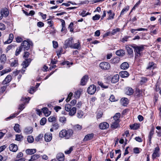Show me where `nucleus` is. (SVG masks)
I'll return each mask as SVG.
<instances>
[{
	"mask_svg": "<svg viewBox=\"0 0 161 161\" xmlns=\"http://www.w3.org/2000/svg\"><path fill=\"white\" fill-rule=\"evenodd\" d=\"M73 131L71 129H69L67 130H63L59 133V136L61 138L64 137L65 139H69L73 135Z\"/></svg>",
	"mask_w": 161,
	"mask_h": 161,
	"instance_id": "obj_1",
	"label": "nucleus"
},
{
	"mask_svg": "<svg viewBox=\"0 0 161 161\" xmlns=\"http://www.w3.org/2000/svg\"><path fill=\"white\" fill-rule=\"evenodd\" d=\"M131 46L134 49V51L135 53V57L136 58L140 56L141 55L142 52L144 49V46L142 45L138 46L136 44H133Z\"/></svg>",
	"mask_w": 161,
	"mask_h": 161,
	"instance_id": "obj_2",
	"label": "nucleus"
},
{
	"mask_svg": "<svg viewBox=\"0 0 161 161\" xmlns=\"http://www.w3.org/2000/svg\"><path fill=\"white\" fill-rule=\"evenodd\" d=\"M33 43L32 42L29 40L24 41L21 43V46H20L25 50H28L31 46H32Z\"/></svg>",
	"mask_w": 161,
	"mask_h": 161,
	"instance_id": "obj_3",
	"label": "nucleus"
},
{
	"mask_svg": "<svg viewBox=\"0 0 161 161\" xmlns=\"http://www.w3.org/2000/svg\"><path fill=\"white\" fill-rule=\"evenodd\" d=\"M73 42L74 40L73 38H68L65 41L64 48L65 49L68 47L71 48Z\"/></svg>",
	"mask_w": 161,
	"mask_h": 161,
	"instance_id": "obj_4",
	"label": "nucleus"
},
{
	"mask_svg": "<svg viewBox=\"0 0 161 161\" xmlns=\"http://www.w3.org/2000/svg\"><path fill=\"white\" fill-rule=\"evenodd\" d=\"M100 68L103 69H108L110 68V64L107 62H102L99 64Z\"/></svg>",
	"mask_w": 161,
	"mask_h": 161,
	"instance_id": "obj_5",
	"label": "nucleus"
},
{
	"mask_svg": "<svg viewBox=\"0 0 161 161\" xmlns=\"http://www.w3.org/2000/svg\"><path fill=\"white\" fill-rule=\"evenodd\" d=\"M96 91V86L94 85H91L87 89V92L90 94H94Z\"/></svg>",
	"mask_w": 161,
	"mask_h": 161,
	"instance_id": "obj_6",
	"label": "nucleus"
},
{
	"mask_svg": "<svg viewBox=\"0 0 161 161\" xmlns=\"http://www.w3.org/2000/svg\"><path fill=\"white\" fill-rule=\"evenodd\" d=\"M159 148L158 147L155 148V150L152 154V158L153 159H155L156 157H158L159 155Z\"/></svg>",
	"mask_w": 161,
	"mask_h": 161,
	"instance_id": "obj_7",
	"label": "nucleus"
},
{
	"mask_svg": "<svg viewBox=\"0 0 161 161\" xmlns=\"http://www.w3.org/2000/svg\"><path fill=\"white\" fill-rule=\"evenodd\" d=\"M45 141L46 142H50L52 139V135L50 133H47L44 135Z\"/></svg>",
	"mask_w": 161,
	"mask_h": 161,
	"instance_id": "obj_8",
	"label": "nucleus"
},
{
	"mask_svg": "<svg viewBox=\"0 0 161 161\" xmlns=\"http://www.w3.org/2000/svg\"><path fill=\"white\" fill-rule=\"evenodd\" d=\"M109 127V125L106 122L101 123L99 125V128L102 130L106 129Z\"/></svg>",
	"mask_w": 161,
	"mask_h": 161,
	"instance_id": "obj_9",
	"label": "nucleus"
},
{
	"mask_svg": "<svg viewBox=\"0 0 161 161\" xmlns=\"http://www.w3.org/2000/svg\"><path fill=\"white\" fill-rule=\"evenodd\" d=\"M10 66L11 67H15L18 65V61L17 59H12L11 60Z\"/></svg>",
	"mask_w": 161,
	"mask_h": 161,
	"instance_id": "obj_10",
	"label": "nucleus"
},
{
	"mask_svg": "<svg viewBox=\"0 0 161 161\" xmlns=\"http://www.w3.org/2000/svg\"><path fill=\"white\" fill-rule=\"evenodd\" d=\"M94 136V134L93 133L88 134L85 136L83 140L84 142L87 141L92 139Z\"/></svg>",
	"mask_w": 161,
	"mask_h": 161,
	"instance_id": "obj_11",
	"label": "nucleus"
},
{
	"mask_svg": "<svg viewBox=\"0 0 161 161\" xmlns=\"http://www.w3.org/2000/svg\"><path fill=\"white\" fill-rule=\"evenodd\" d=\"M125 92L126 94L130 95L133 93V90L131 88L127 87L125 89Z\"/></svg>",
	"mask_w": 161,
	"mask_h": 161,
	"instance_id": "obj_12",
	"label": "nucleus"
},
{
	"mask_svg": "<svg viewBox=\"0 0 161 161\" xmlns=\"http://www.w3.org/2000/svg\"><path fill=\"white\" fill-rule=\"evenodd\" d=\"M9 149L11 151L13 152H16L18 149L17 145L13 143L10 145Z\"/></svg>",
	"mask_w": 161,
	"mask_h": 161,
	"instance_id": "obj_13",
	"label": "nucleus"
},
{
	"mask_svg": "<svg viewBox=\"0 0 161 161\" xmlns=\"http://www.w3.org/2000/svg\"><path fill=\"white\" fill-rule=\"evenodd\" d=\"M88 79V77L87 75L84 76L81 79L80 82L81 85H85L86 84Z\"/></svg>",
	"mask_w": 161,
	"mask_h": 161,
	"instance_id": "obj_14",
	"label": "nucleus"
},
{
	"mask_svg": "<svg viewBox=\"0 0 161 161\" xmlns=\"http://www.w3.org/2000/svg\"><path fill=\"white\" fill-rule=\"evenodd\" d=\"M12 79V78L11 76L10 75H8L3 81L2 83L3 85L9 83L11 81Z\"/></svg>",
	"mask_w": 161,
	"mask_h": 161,
	"instance_id": "obj_15",
	"label": "nucleus"
},
{
	"mask_svg": "<svg viewBox=\"0 0 161 161\" xmlns=\"http://www.w3.org/2000/svg\"><path fill=\"white\" fill-rule=\"evenodd\" d=\"M31 61V59L30 58H29L26 59L25 61L23 62L22 64L24 69L28 66Z\"/></svg>",
	"mask_w": 161,
	"mask_h": 161,
	"instance_id": "obj_16",
	"label": "nucleus"
},
{
	"mask_svg": "<svg viewBox=\"0 0 161 161\" xmlns=\"http://www.w3.org/2000/svg\"><path fill=\"white\" fill-rule=\"evenodd\" d=\"M7 61V58L6 55L4 54H3L0 57V62L2 64H4Z\"/></svg>",
	"mask_w": 161,
	"mask_h": 161,
	"instance_id": "obj_17",
	"label": "nucleus"
},
{
	"mask_svg": "<svg viewBox=\"0 0 161 161\" xmlns=\"http://www.w3.org/2000/svg\"><path fill=\"white\" fill-rule=\"evenodd\" d=\"M57 158L59 161H63L64 159V156L63 153H58L57 156Z\"/></svg>",
	"mask_w": 161,
	"mask_h": 161,
	"instance_id": "obj_18",
	"label": "nucleus"
},
{
	"mask_svg": "<svg viewBox=\"0 0 161 161\" xmlns=\"http://www.w3.org/2000/svg\"><path fill=\"white\" fill-rule=\"evenodd\" d=\"M33 131L32 128L31 127H26L24 130V132L26 134H31Z\"/></svg>",
	"mask_w": 161,
	"mask_h": 161,
	"instance_id": "obj_19",
	"label": "nucleus"
},
{
	"mask_svg": "<svg viewBox=\"0 0 161 161\" xmlns=\"http://www.w3.org/2000/svg\"><path fill=\"white\" fill-rule=\"evenodd\" d=\"M119 75L122 78L127 77L129 76V74L126 71H122L119 72Z\"/></svg>",
	"mask_w": 161,
	"mask_h": 161,
	"instance_id": "obj_20",
	"label": "nucleus"
},
{
	"mask_svg": "<svg viewBox=\"0 0 161 161\" xmlns=\"http://www.w3.org/2000/svg\"><path fill=\"white\" fill-rule=\"evenodd\" d=\"M80 47L81 46L80 45V43L79 42H77L75 43L74 44L73 43L71 48L78 50L80 49Z\"/></svg>",
	"mask_w": 161,
	"mask_h": 161,
	"instance_id": "obj_21",
	"label": "nucleus"
},
{
	"mask_svg": "<svg viewBox=\"0 0 161 161\" xmlns=\"http://www.w3.org/2000/svg\"><path fill=\"white\" fill-rule=\"evenodd\" d=\"M107 13L108 15V19H112L114 18L115 14L114 13H112L111 10H109L107 12Z\"/></svg>",
	"mask_w": 161,
	"mask_h": 161,
	"instance_id": "obj_22",
	"label": "nucleus"
},
{
	"mask_svg": "<svg viewBox=\"0 0 161 161\" xmlns=\"http://www.w3.org/2000/svg\"><path fill=\"white\" fill-rule=\"evenodd\" d=\"M119 76L117 74L114 75L111 79L112 82L115 83L119 81Z\"/></svg>",
	"mask_w": 161,
	"mask_h": 161,
	"instance_id": "obj_23",
	"label": "nucleus"
},
{
	"mask_svg": "<svg viewBox=\"0 0 161 161\" xmlns=\"http://www.w3.org/2000/svg\"><path fill=\"white\" fill-rule=\"evenodd\" d=\"M42 111L46 116H48L51 114V112L48 111L47 108H43L42 109Z\"/></svg>",
	"mask_w": 161,
	"mask_h": 161,
	"instance_id": "obj_24",
	"label": "nucleus"
},
{
	"mask_svg": "<svg viewBox=\"0 0 161 161\" xmlns=\"http://www.w3.org/2000/svg\"><path fill=\"white\" fill-rule=\"evenodd\" d=\"M1 12L4 17H6L9 14V11L8 9L6 8L2 9Z\"/></svg>",
	"mask_w": 161,
	"mask_h": 161,
	"instance_id": "obj_25",
	"label": "nucleus"
},
{
	"mask_svg": "<svg viewBox=\"0 0 161 161\" xmlns=\"http://www.w3.org/2000/svg\"><path fill=\"white\" fill-rule=\"evenodd\" d=\"M119 123L118 121H114L111 125V127L114 129L117 128L119 126Z\"/></svg>",
	"mask_w": 161,
	"mask_h": 161,
	"instance_id": "obj_26",
	"label": "nucleus"
},
{
	"mask_svg": "<svg viewBox=\"0 0 161 161\" xmlns=\"http://www.w3.org/2000/svg\"><path fill=\"white\" fill-rule=\"evenodd\" d=\"M76 108L75 107H73L71 108L70 110L69 111V114L70 116H73L76 113Z\"/></svg>",
	"mask_w": 161,
	"mask_h": 161,
	"instance_id": "obj_27",
	"label": "nucleus"
},
{
	"mask_svg": "<svg viewBox=\"0 0 161 161\" xmlns=\"http://www.w3.org/2000/svg\"><path fill=\"white\" fill-rule=\"evenodd\" d=\"M120 102L123 106H126L128 103V99L126 98H122L121 99Z\"/></svg>",
	"mask_w": 161,
	"mask_h": 161,
	"instance_id": "obj_28",
	"label": "nucleus"
},
{
	"mask_svg": "<svg viewBox=\"0 0 161 161\" xmlns=\"http://www.w3.org/2000/svg\"><path fill=\"white\" fill-rule=\"evenodd\" d=\"M129 64L127 62H124L120 66V68L123 69H126L129 67Z\"/></svg>",
	"mask_w": 161,
	"mask_h": 161,
	"instance_id": "obj_29",
	"label": "nucleus"
},
{
	"mask_svg": "<svg viewBox=\"0 0 161 161\" xmlns=\"http://www.w3.org/2000/svg\"><path fill=\"white\" fill-rule=\"evenodd\" d=\"M129 6H126L121 11L120 15L119 17H120L124 15L125 13L127 12L129 9Z\"/></svg>",
	"mask_w": 161,
	"mask_h": 161,
	"instance_id": "obj_30",
	"label": "nucleus"
},
{
	"mask_svg": "<svg viewBox=\"0 0 161 161\" xmlns=\"http://www.w3.org/2000/svg\"><path fill=\"white\" fill-rule=\"evenodd\" d=\"M116 54L119 56H123L125 55V52L123 50H119L116 51Z\"/></svg>",
	"mask_w": 161,
	"mask_h": 161,
	"instance_id": "obj_31",
	"label": "nucleus"
},
{
	"mask_svg": "<svg viewBox=\"0 0 161 161\" xmlns=\"http://www.w3.org/2000/svg\"><path fill=\"white\" fill-rule=\"evenodd\" d=\"M14 38V35L12 34H10L9 35L8 39L5 42V44H8L10 43Z\"/></svg>",
	"mask_w": 161,
	"mask_h": 161,
	"instance_id": "obj_32",
	"label": "nucleus"
},
{
	"mask_svg": "<svg viewBox=\"0 0 161 161\" xmlns=\"http://www.w3.org/2000/svg\"><path fill=\"white\" fill-rule=\"evenodd\" d=\"M120 114L119 113H117L115 114V115L114 116V121H116L119 122V118L120 117Z\"/></svg>",
	"mask_w": 161,
	"mask_h": 161,
	"instance_id": "obj_33",
	"label": "nucleus"
},
{
	"mask_svg": "<svg viewBox=\"0 0 161 161\" xmlns=\"http://www.w3.org/2000/svg\"><path fill=\"white\" fill-rule=\"evenodd\" d=\"M125 48L129 54H133V49L132 48L128 46L127 45L125 47Z\"/></svg>",
	"mask_w": 161,
	"mask_h": 161,
	"instance_id": "obj_34",
	"label": "nucleus"
},
{
	"mask_svg": "<svg viewBox=\"0 0 161 161\" xmlns=\"http://www.w3.org/2000/svg\"><path fill=\"white\" fill-rule=\"evenodd\" d=\"M40 157L39 155L38 154H34L31 156V159L29 160V161H32L36 160L38 158Z\"/></svg>",
	"mask_w": 161,
	"mask_h": 161,
	"instance_id": "obj_35",
	"label": "nucleus"
},
{
	"mask_svg": "<svg viewBox=\"0 0 161 161\" xmlns=\"http://www.w3.org/2000/svg\"><path fill=\"white\" fill-rule=\"evenodd\" d=\"M36 149H27L26 151V153L28 154H32L36 152Z\"/></svg>",
	"mask_w": 161,
	"mask_h": 161,
	"instance_id": "obj_36",
	"label": "nucleus"
},
{
	"mask_svg": "<svg viewBox=\"0 0 161 161\" xmlns=\"http://www.w3.org/2000/svg\"><path fill=\"white\" fill-rule=\"evenodd\" d=\"M154 134V131L153 130H151L149 134L148 135V140L150 143H151V141L152 136H153Z\"/></svg>",
	"mask_w": 161,
	"mask_h": 161,
	"instance_id": "obj_37",
	"label": "nucleus"
},
{
	"mask_svg": "<svg viewBox=\"0 0 161 161\" xmlns=\"http://www.w3.org/2000/svg\"><path fill=\"white\" fill-rule=\"evenodd\" d=\"M43 136V134H40L35 138V141L36 142L40 141Z\"/></svg>",
	"mask_w": 161,
	"mask_h": 161,
	"instance_id": "obj_38",
	"label": "nucleus"
},
{
	"mask_svg": "<svg viewBox=\"0 0 161 161\" xmlns=\"http://www.w3.org/2000/svg\"><path fill=\"white\" fill-rule=\"evenodd\" d=\"M11 71V69L10 68H8V69H5L3 70L1 72V75H2L4 74L9 72Z\"/></svg>",
	"mask_w": 161,
	"mask_h": 161,
	"instance_id": "obj_39",
	"label": "nucleus"
},
{
	"mask_svg": "<svg viewBox=\"0 0 161 161\" xmlns=\"http://www.w3.org/2000/svg\"><path fill=\"white\" fill-rule=\"evenodd\" d=\"M27 140L30 143H32L34 141V138L32 136H27Z\"/></svg>",
	"mask_w": 161,
	"mask_h": 161,
	"instance_id": "obj_40",
	"label": "nucleus"
},
{
	"mask_svg": "<svg viewBox=\"0 0 161 161\" xmlns=\"http://www.w3.org/2000/svg\"><path fill=\"white\" fill-rule=\"evenodd\" d=\"M154 64L153 62L149 63L147 67V69H154Z\"/></svg>",
	"mask_w": 161,
	"mask_h": 161,
	"instance_id": "obj_41",
	"label": "nucleus"
},
{
	"mask_svg": "<svg viewBox=\"0 0 161 161\" xmlns=\"http://www.w3.org/2000/svg\"><path fill=\"white\" fill-rule=\"evenodd\" d=\"M19 125L18 124H16L15 125L14 127V130L17 132H20V130L19 129Z\"/></svg>",
	"mask_w": 161,
	"mask_h": 161,
	"instance_id": "obj_42",
	"label": "nucleus"
},
{
	"mask_svg": "<svg viewBox=\"0 0 161 161\" xmlns=\"http://www.w3.org/2000/svg\"><path fill=\"white\" fill-rule=\"evenodd\" d=\"M71 108V106L69 104H66L65 106V109L66 111L69 112Z\"/></svg>",
	"mask_w": 161,
	"mask_h": 161,
	"instance_id": "obj_43",
	"label": "nucleus"
},
{
	"mask_svg": "<svg viewBox=\"0 0 161 161\" xmlns=\"http://www.w3.org/2000/svg\"><path fill=\"white\" fill-rule=\"evenodd\" d=\"M139 125L137 124H134L133 125H130V127L131 129L136 130L139 127Z\"/></svg>",
	"mask_w": 161,
	"mask_h": 161,
	"instance_id": "obj_44",
	"label": "nucleus"
},
{
	"mask_svg": "<svg viewBox=\"0 0 161 161\" xmlns=\"http://www.w3.org/2000/svg\"><path fill=\"white\" fill-rule=\"evenodd\" d=\"M98 84L102 88H108V86L105 85L101 81H99L98 82Z\"/></svg>",
	"mask_w": 161,
	"mask_h": 161,
	"instance_id": "obj_45",
	"label": "nucleus"
},
{
	"mask_svg": "<svg viewBox=\"0 0 161 161\" xmlns=\"http://www.w3.org/2000/svg\"><path fill=\"white\" fill-rule=\"evenodd\" d=\"M47 119L45 118H43L40 121V124L41 125H44L46 122Z\"/></svg>",
	"mask_w": 161,
	"mask_h": 161,
	"instance_id": "obj_46",
	"label": "nucleus"
},
{
	"mask_svg": "<svg viewBox=\"0 0 161 161\" xmlns=\"http://www.w3.org/2000/svg\"><path fill=\"white\" fill-rule=\"evenodd\" d=\"M120 31V29L119 28H116L112 30L111 32V34L113 35H114L117 32H119Z\"/></svg>",
	"mask_w": 161,
	"mask_h": 161,
	"instance_id": "obj_47",
	"label": "nucleus"
},
{
	"mask_svg": "<svg viewBox=\"0 0 161 161\" xmlns=\"http://www.w3.org/2000/svg\"><path fill=\"white\" fill-rule=\"evenodd\" d=\"M83 115V113L81 111H79L77 113V116L79 118L82 117Z\"/></svg>",
	"mask_w": 161,
	"mask_h": 161,
	"instance_id": "obj_48",
	"label": "nucleus"
},
{
	"mask_svg": "<svg viewBox=\"0 0 161 161\" xmlns=\"http://www.w3.org/2000/svg\"><path fill=\"white\" fill-rule=\"evenodd\" d=\"M22 49V47H19L18 48H17L15 52V55L18 56L19 53L21 52Z\"/></svg>",
	"mask_w": 161,
	"mask_h": 161,
	"instance_id": "obj_49",
	"label": "nucleus"
},
{
	"mask_svg": "<svg viewBox=\"0 0 161 161\" xmlns=\"http://www.w3.org/2000/svg\"><path fill=\"white\" fill-rule=\"evenodd\" d=\"M80 92L79 90H77L75 92V97L76 98H79L80 97Z\"/></svg>",
	"mask_w": 161,
	"mask_h": 161,
	"instance_id": "obj_50",
	"label": "nucleus"
},
{
	"mask_svg": "<svg viewBox=\"0 0 161 161\" xmlns=\"http://www.w3.org/2000/svg\"><path fill=\"white\" fill-rule=\"evenodd\" d=\"M74 128L75 130H79L81 129L82 127L81 125L77 124L74 126Z\"/></svg>",
	"mask_w": 161,
	"mask_h": 161,
	"instance_id": "obj_51",
	"label": "nucleus"
},
{
	"mask_svg": "<svg viewBox=\"0 0 161 161\" xmlns=\"http://www.w3.org/2000/svg\"><path fill=\"white\" fill-rule=\"evenodd\" d=\"M66 118L64 116L60 117L59 118V121L62 123H64L66 121Z\"/></svg>",
	"mask_w": 161,
	"mask_h": 161,
	"instance_id": "obj_52",
	"label": "nucleus"
},
{
	"mask_svg": "<svg viewBox=\"0 0 161 161\" xmlns=\"http://www.w3.org/2000/svg\"><path fill=\"white\" fill-rule=\"evenodd\" d=\"M147 80V79L146 78L142 77L141 80L140 81V83L141 85L143 84L144 83H145Z\"/></svg>",
	"mask_w": 161,
	"mask_h": 161,
	"instance_id": "obj_53",
	"label": "nucleus"
},
{
	"mask_svg": "<svg viewBox=\"0 0 161 161\" xmlns=\"http://www.w3.org/2000/svg\"><path fill=\"white\" fill-rule=\"evenodd\" d=\"M56 120V118L53 116H50L48 118V120L50 122L54 121Z\"/></svg>",
	"mask_w": 161,
	"mask_h": 161,
	"instance_id": "obj_54",
	"label": "nucleus"
},
{
	"mask_svg": "<svg viewBox=\"0 0 161 161\" xmlns=\"http://www.w3.org/2000/svg\"><path fill=\"white\" fill-rule=\"evenodd\" d=\"M100 17V15L99 14H96L92 17V19L94 20H98Z\"/></svg>",
	"mask_w": 161,
	"mask_h": 161,
	"instance_id": "obj_55",
	"label": "nucleus"
},
{
	"mask_svg": "<svg viewBox=\"0 0 161 161\" xmlns=\"http://www.w3.org/2000/svg\"><path fill=\"white\" fill-rule=\"evenodd\" d=\"M19 113H15L11 114L9 117L7 118V119H13L15 117L16 115H17Z\"/></svg>",
	"mask_w": 161,
	"mask_h": 161,
	"instance_id": "obj_56",
	"label": "nucleus"
},
{
	"mask_svg": "<svg viewBox=\"0 0 161 161\" xmlns=\"http://www.w3.org/2000/svg\"><path fill=\"white\" fill-rule=\"evenodd\" d=\"M72 95H73V93L72 92H70L69 93V94L68 95V97L67 98V99H66V101L67 102H69L70 101V100L71 99V97H72Z\"/></svg>",
	"mask_w": 161,
	"mask_h": 161,
	"instance_id": "obj_57",
	"label": "nucleus"
},
{
	"mask_svg": "<svg viewBox=\"0 0 161 161\" xmlns=\"http://www.w3.org/2000/svg\"><path fill=\"white\" fill-rule=\"evenodd\" d=\"M73 22H71L68 28L69 29V31L71 32H72L73 31Z\"/></svg>",
	"mask_w": 161,
	"mask_h": 161,
	"instance_id": "obj_58",
	"label": "nucleus"
},
{
	"mask_svg": "<svg viewBox=\"0 0 161 161\" xmlns=\"http://www.w3.org/2000/svg\"><path fill=\"white\" fill-rule=\"evenodd\" d=\"M142 93L141 91L139 89H136V96H140V95Z\"/></svg>",
	"mask_w": 161,
	"mask_h": 161,
	"instance_id": "obj_59",
	"label": "nucleus"
},
{
	"mask_svg": "<svg viewBox=\"0 0 161 161\" xmlns=\"http://www.w3.org/2000/svg\"><path fill=\"white\" fill-rule=\"evenodd\" d=\"M15 136V140L18 141H20L21 140V138L22 137L21 135H16Z\"/></svg>",
	"mask_w": 161,
	"mask_h": 161,
	"instance_id": "obj_60",
	"label": "nucleus"
},
{
	"mask_svg": "<svg viewBox=\"0 0 161 161\" xmlns=\"http://www.w3.org/2000/svg\"><path fill=\"white\" fill-rule=\"evenodd\" d=\"M53 47L54 48H57L58 46V44L57 42L53 41Z\"/></svg>",
	"mask_w": 161,
	"mask_h": 161,
	"instance_id": "obj_61",
	"label": "nucleus"
},
{
	"mask_svg": "<svg viewBox=\"0 0 161 161\" xmlns=\"http://www.w3.org/2000/svg\"><path fill=\"white\" fill-rule=\"evenodd\" d=\"M53 128L54 130L58 129L59 127L57 123H55L53 125Z\"/></svg>",
	"mask_w": 161,
	"mask_h": 161,
	"instance_id": "obj_62",
	"label": "nucleus"
},
{
	"mask_svg": "<svg viewBox=\"0 0 161 161\" xmlns=\"http://www.w3.org/2000/svg\"><path fill=\"white\" fill-rule=\"evenodd\" d=\"M5 29V25L3 23H0V30H4Z\"/></svg>",
	"mask_w": 161,
	"mask_h": 161,
	"instance_id": "obj_63",
	"label": "nucleus"
},
{
	"mask_svg": "<svg viewBox=\"0 0 161 161\" xmlns=\"http://www.w3.org/2000/svg\"><path fill=\"white\" fill-rule=\"evenodd\" d=\"M73 150V148L72 147L69 148V149L68 150H66L65 151V153L66 154H69Z\"/></svg>",
	"mask_w": 161,
	"mask_h": 161,
	"instance_id": "obj_64",
	"label": "nucleus"
}]
</instances>
